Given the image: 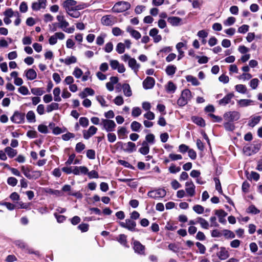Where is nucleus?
<instances>
[{"mask_svg": "<svg viewBox=\"0 0 262 262\" xmlns=\"http://www.w3.org/2000/svg\"><path fill=\"white\" fill-rule=\"evenodd\" d=\"M233 96L234 95L232 93L228 94L223 99L219 100V104L225 105L228 104L230 102L231 100L232 99Z\"/></svg>", "mask_w": 262, "mask_h": 262, "instance_id": "26", "label": "nucleus"}, {"mask_svg": "<svg viewBox=\"0 0 262 262\" xmlns=\"http://www.w3.org/2000/svg\"><path fill=\"white\" fill-rule=\"evenodd\" d=\"M5 151L10 158H12L15 157L17 153L16 150L10 147H6L5 148Z\"/></svg>", "mask_w": 262, "mask_h": 262, "instance_id": "37", "label": "nucleus"}, {"mask_svg": "<svg viewBox=\"0 0 262 262\" xmlns=\"http://www.w3.org/2000/svg\"><path fill=\"white\" fill-rule=\"evenodd\" d=\"M101 23L105 26H112L114 24L113 17L110 15L104 16L101 18Z\"/></svg>", "mask_w": 262, "mask_h": 262, "instance_id": "28", "label": "nucleus"}, {"mask_svg": "<svg viewBox=\"0 0 262 262\" xmlns=\"http://www.w3.org/2000/svg\"><path fill=\"white\" fill-rule=\"evenodd\" d=\"M76 4L77 2L75 0H66L63 3L62 6L67 12L74 10Z\"/></svg>", "mask_w": 262, "mask_h": 262, "instance_id": "12", "label": "nucleus"}, {"mask_svg": "<svg viewBox=\"0 0 262 262\" xmlns=\"http://www.w3.org/2000/svg\"><path fill=\"white\" fill-rule=\"evenodd\" d=\"M25 75L28 80H32L37 77V73L33 69H30L25 71Z\"/></svg>", "mask_w": 262, "mask_h": 262, "instance_id": "25", "label": "nucleus"}, {"mask_svg": "<svg viewBox=\"0 0 262 262\" xmlns=\"http://www.w3.org/2000/svg\"><path fill=\"white\" fill-rule=\"evenodd\" d=\"M196 219V222L199 223L202 228L205 229H208L209 226V223L206 220L201 217H198Z\"/></svg>", "mask_w": 262, "mask_h": 262, "instance_id": "39", "label": "nucleus"}, {"mask_svg": "<svg viewBox=\"0 0 262 262\" xmlns=\"http://www.w3.org/2000/svg\"><path fill=\"white\" fill-rule=\"evenodd\" d=\"M75 175H86L88 168L84 166H75Z\"/></svg>", "mask_w": 262, "mask_h": 262, "instance_id": "22", "label": "nucleus"}, {"mask_svg": "<svg viewBox=\"0 0 262 262\" xmlns=\"http://www.w3.org/2000/svg\"><path fill=\"white\" fill-rule=\"evenodd\" d=\"M25 114L16 111L11 117V120L14 123L21 124L25 122Z\"/></svg>", "mask_w": 262, "mask_h": 262, "instance_id": "8", "label": "nucleus"}, {"mask_svg": "<svg viewBox=\"0 0 262 262\" xmlns=\"http://www.w3.org/2000/svg\"><path fill=\"white\" fill-rule=\"evenodd\" d=\"M225 129L227 131H233L235 129V126L231 121H227L224 124Z\"/></svg>", "mask_w": 262, "mask_h": 262, "instance_id": "54", "label": "nucleus"}, {"mask_svg": "<svg viewBox=\"0 0 262 262\" xmlns=\"http://www.w3.org/2000/svg\"><path fill=\"white\" fill-rule=\"evenodd\" d=\"M110 81L106 83V87L108 91L112 92L114 89V84L118 82V78L117 77L112 76L110 78Z\"/></svg>", "mask_w": 262, "mask_h": 262, "instance_id": "20", "label": "nucleus"}, {"mask_svg": "<svg viewBox=\"0 0 262 262\" xmlns=\"http://www.w3.org/2000/svg\"><path fill=\"white\" fill-rule=\"evenodd\" d=\"M167 20L172 26H179L183 24L182 19L177 16L169 17Z\"/></svg>", "mask_w": 262, "mask_h": 262, "instance_id": "18", "label": "nucleus"}, {"mask_svg": "<svg viewBox=\"0 0 262 262\" xmlns=\"http://www.w3.org/2000/svg\"><path fill=\"white\" fill-rule=\"evenodd\" d=\"M130 8L129 3L120 1L116 3L112 8V11L115 13H121L128 10Z\"/></svg>", "mask_w": 262, "mask_h": 262, "instance_id": "3", "label": "nucleus"}, {"mask_svg": "<svg viewBox=\"0 0 262 262\" xmlns=\"http://www.w3.org/2000/svg\"><path fill=\"white\" fill-rule=\"evenodd\" d=\"M139 152L142 155H146L149 152V145L146 143V142H143L142 143V147L139 150Z\"/></svg>", "mask_w": 262, "mask_h": 262, "instance_id": "34", "label": "nucleus"}, {"mask_svg": "<svg viewBox=\"0 0 262 262\" xmlns=\"http://www.w3.org/2000/svg\"><path fill=\"white\" fill-rule=\"evenodd\" d=\"M143 142H146V143H147L148 145V144H154L155 142V137L154 135L152 134H147L145 137V141H144Z\"/></svg>", "mask_w": 262, "mask_h": 262, "instance_id": "43", "label": "nucleus"}, {"mask_svg": "<svg viewBox=\"0 0 262 262\" xmlns=\"http://www.w3.org/2000/svg\"><path fill=\"white\" fill-rule=\"evenodd\" d=\"M165 88L168 93H173L177 89V86L172 81H170L165 86Z\"/></svg>", "mask_w": 262, "mask_h": 262, "instance_id": "40", "label": "nucleus"}, {"mask_svg": "<svg viewBox=\"0 0 262 262\" xmlns=\"http://www.w3.org/2000/svg\"><path fill=\"white\" fill-rule=\"evenodd\" d=\"M124 95L126 97H130L132 95L131 88L128 84L124 83L122 85Z\"/></svg>", "mask_w": 262, "mask_h": 262, "instance_id": "30", "label": "nucleus"}, {"mask_svg": "<svg viewBox=\"0 0 262 262\" xmlns=\"http://www.w3.org/2000/svg\"><path fill=\"white\" fill-rule=\"evenodd\" d=\"M124 150L128 152H132L136 150V145L134 143L128 142L124 144Z\"/></svg>", "mask_w": 262, "mask_h": 262, "instance_id": "29", "label": "nucleus"}, {"mask_svg": "<svg viewBox=\"0 0 262 262\" xmlns=\"http://www.w3.org/2000/svg\"><path fill=\"white\" fill-rule=\"evenodd\" d=\"M155 79L151 77H147L143 82V86L146 89H150L152 88L155 85Z\"/></svg>", "mask_w": 262, "mask_h": 262, "instance_id": "16", "label": "nucleus"}, {"mask_svg": "<svg viewBox=\"0 0 262 262\" xmlns=\"http://www.w3.org/2000/svg\"><path fill=\"white\" fill-rule=\"evenodd\" d=\"M133 245V248L135 252L140 254L144 253L145 246L143 245L139 241H134Z\"/></svg>", "mask_w": 262, "mask_h": 262, "instance_id": "14", "label": "nucleus"}, {"mask_svg": "<svg viewBox=\"0 0 262 262\" xmlns=\"http://www.w3.org/2000/svg\"><path fill=\"white\" fill-rule=\"evenodd\" d=\"M176 69V67L174 65H171L167 66L165 71L167 75H173L175 73Z\"/></svg>", "mask_w": 262, "mask_h": 262, "instance_id": "49", "label": "nucleus"}, {"mask_svg": "<svg viewBox=\"0 0 262 262\" xmlns=\"http://www.w3.org/2000/svg\"><path fill=\"white\" fill-rule=\"evenodd\" d=\"M46 0H38L33 3L32 5V8L34 11H38L40 9H44L46 6Z\"/></svg>", "mask_w": 262, "mask_h": 262, "instance_id": "17", "label": "nucleus"}, {"mask_svg": "<svg viewBox=\"0 0 262 262\" xmlns=\"http://www.w3.org/2000/svg\"><path fill=\"white\" fill-rule=\"evenodd\" d=\"M193 210L198 214H202L204 211V208L201 205H195L193 207Z\"/></svg>", "mask_w": 262, "mask_h": 262, "instance_id": "63", "label": "nucleus"}, {"mask_svg": "<svg viewBox=\"0 0 262 262\" xmlns=\"http://www.w3.org/2000/svg\"><path fill=\"white\" fill-rule=\"evenodd\" d=\"M113 101L114 103L118 106L122 105L124 103V99L121 96H117Z\"/></svg>", "mask_w": 262, "mask_h": 262, "instance_id": "64", "label": "nucleus"}, {"mask_svg": "<svg viewBox=\"0 0 262 262\" xmlns=\"http://www.w3.org/2000/svg\"><path fill=\"white\" fill-rule=\"evenodd\" d=\"M215 214L218 216L220 223L223 224H226L227 221L225 217L227 215V213L223 209L215 210Z\"/></svg>", "mask_w": 262, "mask_h": 262, "instance_id": "13", "label": "nucleus"}, {"mask_svg": "<svg viewBox=\"0 0 262 262\" xmlns=\"http://www.w3.org/2000/svg\"><path fill=\"white\" fill-rule=\"evenodd\" d=\"M14 244L18 248H19L22 250H26L28 247L27 244L25 242H24L20 240H17V241H15Z\"/></svg>", "mask_w": 262, "mask_h": 262, "instance_id": "55", "label": "nucleus"}, {"mask_svg": "<svg viewBox=\"0 0 262 262\" xmlns=\"http://www.w3.org/2000/svg\"><path fill=\"white\" fill-rule=\"evenodd\" d=\"M127 133L126 128L124 127H119L117 133L119 138L124 139Z\"/></svg>", "mask_w": 262, "mask_h": 262, "instance_id": "44", "label": "nucleus"}, {"mask_svg": "<svg viewBox=\"0 0 262 262\" xmlns=\"http://www.w3.org/2000/svg\"><path fill=\"white\" fill-rule=\"evenodd\" d=\"M73 76L76 78H80L83 74V71L78 67H75L72 73Z\"/></svg>", "mask_w": 262, "mask_h": 262, "instance_id": "52", "label": "nucleus"}, {"mask_svg": "<svg viewBox=\"0 0 262 262\" xmlns=\"http://www.w3.org/2000/svg\"><path fill=\"white\" fill-rule=\"evenodd\" d=\"M18 13V12H14L11 8H8L4 12V15L6 17L11 18L13 16H15V14Z\"/></svg>", "mask_w": 262, "mask_h": 262, "instance_id": "47", "label": "nucleus"}, {"mask_svg": "<svg viewBox=\"0 0 262 262\" xmlns=\"http://www.w3.org/2000/svg\"><path fill=\"white\" fill-rule=\"evenodd\" d=\"M235 90L241 94H246L247 92V88L245 85L239 84L235 86Z\"/></svg>", "mask_w": 262, "mask_h": 262, "instance_id": "42", "label": "nucleus"}, {"mask_svg": "<svg viewBox=\"0 0 262 262\" xmlns=\"http://www.w3.org/2000/svg\"><path fill=\"white\" fill-rule=\"evenodd\" d=\"M77 228L82 232H85L89 230V225L86 223H82L78 226Z\"/></svg>", "mask_w": 262, "mask_h": 262, "instance_id": "61", "label": "nucleus"}, {"mask_svg": "<svg viewBox=\"0 0 262 262\" xmlns=\"http://www.w3.org/2000/svg\"><path fill=\"white\" fill-rule=\"evenodd\" d=\"M240 113L237 111H230L224 115V118L226 121L233 122L238 120L240 118Z\"/></svg>", "mask_w": 262, "mask_h": 262, "instance_id": "7", "label": "nucleus"}, {"mask_svg": "<svg viewBox=\"0 0 262 262\" xmlns=\"http://www.w3.org/2000/svg\"><path fill=\"white\" fill-rule=\"evenodd\" d=\"M97 131V128L94 126H91L87 130L83 131V138L89 139L91 136L95 135Z\"/></svg>", "mask_w": 262, "mask_h": 262, "instance_id": "15", "label": "nucleus"}, {"mask_svg": "<svg viewBox=\"0 0 262 262\" xmlns=\"http://www.w3.org/2000/svg\"><path fill=\"white\" fill-rule=\"evenodd\" d=\"M191 119L193 123L201 126H204L205 125V121L201 117L193 116Z\"/></svg>", "mask_w": 262, "mask_h": 262, "instance_id": "41", "label": "nucleus"}, {"mask_svg": "<svg viewBox=\"0 0 262 262\" xmlns=\"http://www.w3.org/2000/svg\"><path fill=\"white\" fill-rule=\"evenodd\" d=\"M246 212L250 214H257L260 213V210L258 209L254 205L252 204L247 209Z\"/></svg>", "mask_w": 262, "mask_h": 262, "instance_id": "38", "label": "nucleus"}, {"mask_svg": "<svg viewBox=\"0 0 262 262\" xmlns=\"http://www.w3.org/2000/svg\"><path fill=\"white\" fill-rule=\"evenodd\" d=\"M128 66L137 74L140 67V64L137 63L135 58H132L128 62Z\"/></svg>", "mask_w": 262, "mask_h": 262, "instance_id": "23", "label": "nucleus"}, {"mask_svg": "<svg viewBox=\"0 0 262 262\" xmlns=\"http://www.w3.org/2000/svg\"><path fill=\"white\" fill-rule=\"evenodd\" d=\"M101 124L103 125V128L107 132H111L115 130L116 124L115 122L110 119H102L101 120Z\"/></svg>", "mask_w": 262, "mask_h": 262, "instance_id": "6", "label": "nucleus"}, {"mask_svg": "<svg viewBox=\"0 0 262 262\" xmlns=\"http://www.w3.org/2000/svg\"><path fill=\"white\" fill-rule=\"evenodd\" d=\"M26 118L29 123H35L36 122V116L33 111H29L27 113Z\"/></svg>", "mask_w": 262, "mask_h": 262, "instance_id": "33", "label": "nucleus"}, {"mask_svg": "<svg viewBox=\"0 0 262 262\" xmlns=\"http://www.w3.org/2000/svg\"><path fill=\"white\" fill-rule=\"evenodd\" d=\"M209 252L212 254L211 257L213 262H218V259L221 260L227 259L230 256L229 252L225 247L219 248V245L216 244L212 245Z\"/></svg>", "mask_w": 262, "mask_h": 262, "instance_id": "1", "label": "nucleus"}, {"mask_svg": "<svg viewBox=\"0 0 262 262\" xmlns=\"http://www.w3.org/2000/svg\"><path fill=\"white\" fill-rule=\"evenodd\" d=\"M105 37L106 35L105 34H101L100 35L98 36L96 38V44L99 46L102 45L104 43Z\"/></svg>", "mask_w": 262, "mask_h": 262, "instance_id": "62", "label": "nucleus"}, {"mask_svg": "<svg viewBox=\"0 0 262 262\" xmlns=\"http://www.w3.org/2000/svg\"><path fill=\"white\" fill-rule=\"evenodd\" d=\"M77 58L74 56L67 57L65 59H60V62L64 63L66 65H70L71 64L75 63L77 62Z\"/></svg>", "mask_w": 262, "mask_h": 262, "instance_id": "27", "label": "nucleus"}, {"mask_svg": "<svg viewBox=\"0 0 262 262\" xmlns=\"http://www.w3.org/2000/svg\"><path fill=\"white\" fill-rule=\"evenodd\" d=\"M203 4V2L202 0H193L192 6L193 9H200Z\"/></svg>", "mask_w": 262, "mask_h": 262, "instance_id": "59", "label": "nucleus"}, {"mask_svg": "<svg viewBox=\"0 0 262 262\" xmlns=\"http://www.w3.org/2000/svg\"><path fill=\"white\" fill-rule=\"evenodd\" d=\"M57 19L59 21V27L63 30H65L66 28L69 26V23L66 21L63 16L58 15Z\"/></svg>", "mask_w": 262, "mask_h": 262, "instance_id": "24", "label": "nucleus"}, {"mask_svg": "<svg viewBox=\"0 0 262 262\" xmlns=\"http://www.w3.org/2000/svg\"><path fill=\"white\" fill-rule=\"evenodd\" d=\"M86 175L88 176L90 179H97L99 177L98 173L95 170H93L91 171H88Z\"/></svg>", "mask_w": 262, "mask_h": 262, "instance_id": "56", "label": "nucleus"}, {"mask_svg": "<svg viewBox=\"0 0 262 262\" xmlns=\"http://www.w3.org/2000/svg\"><path fill=\"white\" fill-rule=\"evenodd\" d=\"M191 91L188 89L184 90L181 93L180 97L178 99L177 104L180 106H185L192 98Z\"/></svg>", "mask_w": 262, "mask_h": 262, "instance_id": "2", "label": "nucleus"}, {"mask_svg": "<svg viewBox=\"0 0 262 262\" xmlns=\"http://www.w3.org/2000/svg\"><path fill=\"white\" fill-rule=\"evenodd\" d=\"M65 38V35L62 32H56L52 35L49 39V42L51 45H54L57 42V39L63 40Z\"/></svg>", "mask_w": 262, "mask_h": 262, "instance_id": "11", "label": "nucleus"}, {"mask_svg": "<svg viewBox=\"0 0 262 262\" xmlns=\"http://www.w3.org/2000/svg\"><path fill=\"white\" fill-rule=\"evenodd\" d=\"M0 205L5 206L9 210H13L17 207V206L7 202H0Z\"/></svg>", "mask_w": 262, "mask_h": 262, "instance_id": "45", "label": "nucleus"}, {"mask_svg": "<svg viewBox=\"0 0 262 262\" xmlns=\"http://www.w3.org/2000/svg\"><path fill=\"white\" fill-rule=\"evenodd\" d=\"M117 241L122 245L128 247L127 242V236L124 234H121L117 238Z\"/></svg>", "mask_w": 262, "mask_h": 262, "instance_id": "35", "label": "nucleus"}, {"mask_svg": "<svg viewBox=\"0 0 262 262\" xmlns=\"http://www.w3.org/2000/svg\"><path fill=\"white\" fill-rule=\"evenodd\" d=\"M185 191L190 197L193 196L195 194V186L192 181H186L185 183Z\"/></svg>", "mask_w": 262, "mask_h": 262, "instance_id": "10", "label": "nucleus"}, {"mask_svg": "<svg viewBox=\"0 0 262 262\" xmlns=\"http://www.w3.org/2000/svg\"><path fill=\"white\" fill-rule=\"evenodd\" d=\"M260 119L261 117L259 116H252L249 121L248 125L251 127H254L259 123Z\"/></svg>", "mask_w": 262, "mask_h": 262, "instance_id": "31", "label": "nucleus"}, {"mask_svg": "<svg viewBox=\"0 0 262 262\" xmlns=\"http://www.w3.org/2000/svg\"><path fill=\"white\" fill-rule=\"evenodd\" d=\"M259 80L257 78H253L249 82V85L253 90H255L259 84Z\"/></svg>", "mask_w": 262, "mask_h": 262, "instance_id": "58", "label": "nucleus"}, {"mask_svg": "<svg viewBox=\"0 0 262 262\" xmlns=\"http://www.w3.org/2000/svg\"><path fill=\"white\" fill-rule=\"evenodd\" d=\"M254 104V101L251 99H242L237 101V105L241 107H247Z\"/></svg>", "mask_w": 262, "mask_h": 262, "instance_id": "19", "label": "nucleus"}, {"mask_svg": "<svg viewBox=\"0 0 262 262\" xmlns=\"http://www.w3.org/2000/svg\"><path fill=\"white\" fill-rule=\"evenodd\" d=\"M119 224L121 227L127 229L130 231L134 232L139 231L136 228V222L130 219H126L125 223L119 222Z\"/></svg>", "mask_w": 262, "mask_h": 262, "instance_id": "4", "label": "nucleus"}, {"mask_svg": "<svg viewBox=\"0 0 262 262\" xmlns=\"http://www.w3.org/2000/svg\"><path fill=\"white\" fill-rule=\"evenodd\" d=\"M59 104L55 102H53L47 106V111L48 113L51 112L54 110L58 109Z\"/></svg>", "mask_w": 262, "mask_h": 262, "instance_id": "51", "label": "nucleus"}, {"mask_svg": "<svg viewBox=\"0 0 262 262\" xmlns=\"http://www.w3.org/2000/svg\"><path fill=\"white\" fill-rule=\"evenodd\" d=\"M125 49V44L122 42H119L117 45L116 50L119 54H122L124 52Z\"/></svg>", "mask_w": 262, "mask_h": 262, "instance_id": "53", "label": "nucleus"}, {"mask_svg": "<svg viewBox=\"0 0 262 262\" xmlns=\"http://www.w3.org/2000/svg\"><path fill=\"white\" fill-rule=\"evenodd\" d=\"M110 64L113 70H117L119 73H122L125 71V68L124 65L120 64L117 60H111L110 61Z\"/></svg>", "mask_w": 262, "mask_h": 262, "instance_id": "9", "label": "nucleus"}, {"mask_svg": "<svg viewBox=\"0 0 262 262\" xmlns=\"http://www.w3.org/2000/svg\"><path fill=\"white\" fill-rule=\"evenodd\" d=\"M186 79L187 82H190L192 85L198 86L200 84V82L197 78L192 75H187L186 76Z\"/></svg>", "mask_w": 262, "mask_h": 262, "instance_id": "32", "label": "nucleus"}, {"mask_svg": "<svg viewBox=\"0 0 262 262\" xmlns=\"http://www.w3.org/2000/svg\"><path fill=\"white\" fill-rule=\"evenodd\" d=\"M141 110L139 107H134L132 109V115L134 117H137L141 114Z\"/></svg>", "mask_w": 262, "mask_h": 262, "instance_id": "60", "label": "nucleus"}, {"mask_svg": "<svg viewBox=\"0 0 262 262\" xmlns=\"http://www.w3.org/2000/svg\"><path fill=\"white\" fill-rule=\"evenodd\" d=\"M141 126V124L136 121H133L130 124L131 129L134 132H139Z\"/></svg>", "mask_w": 262, "mask_h": 262, "instance_id": "46", "label": "nucleus"}, {"mask_svg": "<svg viewBox=\"0 0 262 262\" xmlns=\"http://www.w3.org/2000/svg\"><path fill=\"white\" fill-rule=\"evenodd\" d=\"M80 125L83 127H86L89 124V121L86 117H80L79 120Z\"/></svg>", "mask_w": 262, "mask_h": 262, "instance_id": "57", "label": "nucleus"}, {"mask_svg": "<svg viewBox=\"0 0 262 262\" xmlns=\"http://www.w3.org/2000/svg\"><path fill=\"white\" fill-rule=\"evenodd\" d=\"M223 235L226 238H233L235 237V234L231 231L228 229L223 230Z\"/></svg>", "mask_w": 262, "mask_h": 262, "instance_id": "48", "label": "nucleus"}, {"mask_svg": "<svg viewBox=\"0 0 262 262\" xmlns=\"http://www.w3.org/2000/svg\"><path fill=\"white\" fill-rule=\"evenodd\" d=\"M60 89L58 87H56L53 90V93L54 95V100L55 101H61V99L60 97Z\"/></svg>", "mask_w": 262, "mask_h": 262, "instance_id": "36", "label": "nucleus"}, {"mask_svg": "<svg viewBox=\"0 0 262 262\" xmlns=\"http://www.w3.org/2000/svg\"><path fill=\"white\" fill-rule=\"evenodd\" d=\"M166 194V191L164 188H158L155 190H151L148 192V197L154 199L163 198Z\"/></svg>", "mask_w": 262, "mask_h": 262, "instance_id": "5", "label": "nucleus"}, {"mask_svg": "<svg viewBox=\"0 0 262 262\" xmlns=\"http://www.w3.org/2000/svg\"><path fill=\"white\" fill-rule=\"evenodd\" d=\"M31 91L33 95L37 96H41L45 93L42 89L39 88H32L31 89Z\"/></svg>", "mask_w": 262, "mask_h": 262, "instance_id": "50", "label": "nucleus"}, {"mask_svg": "<svg viewBox=\"0 0 262 262\" xmlns=\"http://www.w3.org/2000/svg\"><path fill=\"white\" fill-rule=\"evenodd\" d=\"M126 31L135 39L138 40L141 38V35L139 32L134 30L132 27L128 26L126 28Z\"/></svg>", "mask_w": 262, "mask_h": 262, "instance_id": "21", "label": "nucleus"}]
</instances>
